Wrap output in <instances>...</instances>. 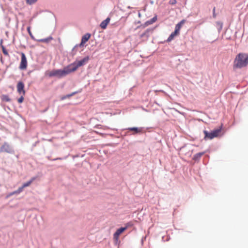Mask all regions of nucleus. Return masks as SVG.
<instances>
[{
	"label": "nucleus",
	"mask_w": 248,
	"mask_h": 248,
	"mask_svg": "<svg viewBox=\"0 0 248 248\" xmlns=\"http://www.w3.org/2000/svg\"><path fill=\"white\" fill-rule=\"evenodd\" d=\"M248 64V54L240 53L235 57L234 63V68H241L246 67Z\"/></svg>",
	"instance_id": "1"
},
{
	"label": "nucleus",
	"mask_w": 248,
	"mask_h": 248,
	"mask_svg": "<svg viewBox=\"0 0 248 248\" xmlns=\"http://www.w3.org/2000/svg\"><path fill=\"white\" fill-rule=\"evenodd\" d=\"M70 70L68 65L65 67L62 70L57 69L53 70L48 72L47 75L49 77H56L58 78H61L71 73Z\"/></svg>",
	"instance_id": "2"
},
{
	"label": "nucleus",
	"mask_w": 248,
	"mask_h": 248,
	"mask_svg": "<svg viewBox=\"0 0 248 248\" xmlns=\"http://www.w3.org/2000/svg\"><path fill=\"white\" fill-rule=\"evenodd\" d=\"M89 60V57L87 56L82 60L78 61H75L72 63L68 65L69 68L71 73L76 71L79 67L82 66L87 63Z\"/></svg>",
	"instance_id": "3"
},
{
	"label": "nucleus",
	"mask_w": 248,
	"mask_h": 248,
	"mask_svg": "<svg viewBox=\"0 0 248 248\" xmlns=\"http://www.w3.org/2000/svg\"><path fill=\"white\" fill-rule=\"evenodd\" d=\"M221 132V128L216 129L210 133L208 132L207 131L204 130L203 131V133L204 134V139L206 140V139H212L214 138H216L218 137L220 133Z\"/></svg>",
	"instance_id": "4"
},
{
	"label": "nucleus",
	"mask_w": 248,
	"mask_h": 248,
	"mask_svg": "<svg viewBox=\"0 0 248 248\" xmlns=\"http://www.w3.org/2000/svg\"><path fill=\"white\" fill-rule=\"evenodd\" d=\"M21 61L19 68L21 70H26L28 66V62L26 56L23 52H21Z\"/></svg>",
	"instance_id": "5"
},
{
	"label": "nucleus",
	"mask_w": 248,
	"mask_h": 248,
	"mask_svg": "<svg viewBox=\"0 0 248 248\" xmlns=\"http://www.w3.org/2000/svg\"><path fill=\"white\" fill-rule=\"evenodd\" d=\"M25 85L22 81H19L17 84V91L19 94L25 95V91L24 90Z\"/></svg>",
	"instance_id": "6"
},
{
	"label": "nucleus",
	"mask_w": 248,
	"mask_h": 248,
	"mask_svg": "<svg viewBox=\"0 0 248 248\" xmlns=\"http://www.w3.org/2000/svg\"><path fill=\"white\" fill-rule=\"evenodd\" d=\"M127 229V226L118 229L113 234V239L118 241L120 235Z\"/></svg>",
	"instance_id": "7"
},
{
	"label": "nucleus",
	"mask_w": 248,
	"mask_h": 248,
	"mask_svg": "<svg viewBox=\"0 0 248 248\" xmlns=\"http://www.w3.org/2000/svg\"><path fill=\"white\" fill-rule=\"evenodd\" d=\"M12 150L10 146L7 143H4L0 148V152L12 153Z\"/></svg>",
	"instance_id": "8"
},
{
	"label": "nucleus",
	"mask_w": 248,
	"mask_h": 248,
	"mask_svg": "<svg viewBox=\"0 0 248 248\" xmlns=\"http://www.w3.org/2000/svg\"><path fill=\"white\" fill-rule=\"evenodd\" d=\"M91 37V34L90 33H86L84 35H83L81 39V41L80 44V46H83L84 44L88 41Z\"/></svg>",
	"instance_id": "9"
},
{
	"label": "nucleus",
	"mask_w": 248,
	"mask_h": 248,
	"mask_svg": "<svg viewBox=\"0 0 248 248\" xmlns=\"http://www.w3.org/2000/svg\"><path fill=\"white\" fill-rule=\"evenodd\" d=\"M185 20H182L179 23L176 25L174 31L175 32H177L178 34H179L180 30L182 27V26L185 23Z\"/></svg>",
	"instance_id": "10"
},
{
	"label": "nucleus",
	"mask_w": 248,
	"mask_h": 248,
	"mask_svg": "<svg viewBox=\"0 0 248 248\" xmlns=\"http://www.w3.org/2000/svg\"><path fill=\"white\" fill-rule=\"evenodd\" d=\"M157 20V16H155L153 18L147 21L143 25L144 27H145L148 25H151L155 23Z\"/></svg>",
	"instance_id": "11"
},
{
	"label": "nucleus",
	"mask_w": 248,
	"mask_h": 248,
	"mask_svg": "<svg viewBox=\"0 0 248 248\" xmlns=\"http://www.w3.org/2000/svg\"><path fill=\"white\" fill-rule=\"evenodd\" d=\"M110 20V19L109 17L107 18L106 19L103 21L101 23V24L100 25V27L103 29H105L107 28V25L109 23Z\"/></svg>",
	"instance_id": "12"
},
{
	"label": "nucleus",
	"mask_w": 248,
	"mask_h": 248,
	"mask_svg": "<svg viewBox=\"0 0 248 248\" xmlns=\"http://www.w3.org/2000/svg\"><path fill=\"white\" fill-rule=\"evenodd\" d=\"M129 131H134L135 133H140L142 131L141 128L130 127L128 129Z\"/></svg>",
	"instance_id": "13"
},
{
	"label": "nucleus",
	"mask_w": 248,
	"mask_h": 248,
	"mask_svg": "<svg viewBox=\"0 0 248 248\" xmlns=\"http://www.w3.org/2000/svg\"><path fill=\"white\" fill-rule=\"evenodd\" d=\"M179 34L177 32H175L174 31V32H172L171 34L170 35V36L167 39V42H170L175 36L178 35Z\"/></svg>",
	"instance_id": "14"
},
{
	"label": "nucleus",
	"mask_w": 248,
	"mask_h": 248,
	"mask_svg": "<svg viewBox=\"0 0 248 248\" xmlns=\"http://www.w3.org/2000/svg\"><path fill=\"white\" fill-rule=\"evenodd\" d=\"M35 180V177H32V178H31V179L29 181H28V182H26V183H24V184L23 185V187H24V188H25V187H26L29 186H30V185L32 183V182H33V181H34Z\"/></svg>",
	"instance_id": "15"
},
{
	"label": "nucleus",
	"mask_w": 248,
	"mask_h": 248,
	"mask_svg": "<svg viewBox=\"0 0 248 248\" xmlns=\"http://www.w3.org/2000/svg\"><path fill=\"white\" fill-rule=\"evenodd\" d=\"M1 99L3 101H6V102H9L10 101L11 99H10L9 97L7 95H2L1 96Z\"/></svg>",
	"instance_id": "16"
},
{
	"label": "nucleus",
	"mask_w": 248,
	"mask_h": 248,
	"mask_svg": "<svg viewBox=\"0 0 248 248\" xmlns=\"http://www.w3.org/2000/svg\"><path fill=\"white\" fill-rule=\"evenodd\" d=\"M204 154V152H202V153H199L198 154H196V155H194V159H199L200 158H201V157L203 155V154Z\"/></svg>",
	"instance_id": "17"
},
{
	"label": "nucleus",
	"mask_w": 248,
	"mask_h": 248,
	"mask_svg": "<svg viewBox=\"0 0 248 248\" xmlns=\"http://www.w3.org/2000/svg\"><path fill=\"white\" fill-rule=\"evenodd\" d=\"M1 47H2L3 53L5 55L9 56V53H8V51L6 50V49H5V48L4 47V46L1 45Z\"/></svg>",
	"instance_id": "18"
},
{
	"label": "nucleus",
	"mask_w": 248,
	"mask_h": 248,
	"mask_svg": "<svg viewBox=\"0 0 248 248\" xmlns=\"http://www.w3.org/2000/svg\"><path fill=\"white\" fill-rule=\"evenodd\" d=\"M26 2L29 4H32L36 2L37 0H26Z\"/></svg>",
	"instance_id": "19"
},
{
	"label": "nucleus",
	"mask_w": 248,
	"mask_h": 248,
	"mask_svg": "<svg viewBox=\"0 0 248 248\" xmlns=\"http://www.w3.org/2000/svg\"><path fill=\"white\" fill-rule=\"evenodd\" d=\"M21 96H20V97H19L18 99V102L19 103H22L23 102V100H24V95H23V94H21Z\"/></svg>",
	"instance_id": "20"
},
{
	"label": "nucleus",
	"mask_w": 248,
	"mask_h": 248,
	"mask_svg": "<svg viewBox=\"0 0 248 248\" xmlns=\"http://www.w3.org/2000/svg\"><path fill=\"white\" fill-rule=\"evenodd\" d=\"M27 31H28V33H29V34H30V36H31V38H33V36L32 34V33H31V27H28L27 28Z\"/></svg>",
	"instance_id": "21"
},
{
	"label": "nucleus",
	"mask_w": 248,
	"mask_h": 248,
	"mask_svg": "<svg viewBox=\"0 0 248 248\" xmlns=\"http://www.w3.org/2000/svg\"><path fill=\"white\" fill-rule=\"evenodd\" d=\"M148 32H149V30H146L144 33H143L142 34H141L140 35V37L142 38V37H143L145 35L148 36L147 34H148Z\"/></svg>",
	"instance_id": "22"
},
{
	"label": "nucleus",
	"mask_w": 248,
	"mask_h": 248,
	"mask_svg": "<svg viewBox=\"0 0 248 248\" xmlns=\"http://www.w3.org/2000/svg\"><path fill=\"white\" fill-rule=\"evenodd\" d=\"M50 39H49V38L42 39L40 40L39 41L42 42L46 43V42H49L50 40Z\"/></svg>",
	"instance_id": "23"
},
{
	"label": "nucleus",
	"mask_w": 248,
	"mask_h": 248,
	"mask_svg": "<svg viewBox=\"0 0 248 248\" xmlns=\"http://www.w3.org/2000/svg\"><path fill=\"white\" fill-rule=\"evenodd\" d=\"M19 192H17V190H16V191H15L11 193H10L7 197H9L10 196H12L13 195H14V194H19Z\"/></svg>",
	"instance_id": "24"
},
{
	"label": "nucleus",
	"mask_w": 248,
	"mask_h": 248,
	"mask_svg": "<svg viewBox=\"0 0 248 248\" xmlns=\"http://www.w3.org/2000/svg\"><path fill=\"white\" fill-rule=\"evenodd\" d=\"M24 188V187H23V186L22 185V186L21 187H20L18 188L17 192H19V193L20 192H21L23 191V189Z\"/></svg>",
	"instance_id": "25"
},
{
	"label": "nucleus",
	"mask_w": 248,
	"mask_h": 248,
	"mask_svg": "<svg viewBox=\"0 0 248 248\" xmlns=\"http://www.w3.org/2000/svg\"><path fill=\"white\" fill-rule=\"evenodd\" d=\"M76 93V92H74V93H72L71 94L66 95V98L70 97L71 96H72L73 95H74Z\"/></svg>",
	"instance_id": "26"
},
{
	"label": "nucleus",
	"mask_w": 248,
	"mask_h": 248,
	"mask_svg": "<svg viewBox=\"0 0 248 248\" xmlns=\"http://www.w3.org/2000/svg\"><path fill=\"white\" fill-rule=\"evenodd\" d=\"M131 225L130 224V223H127L126 225H125V226H127V228L129 227V226H130Z\"/></svg>",
	"instance_id": "27"
},
{
	"label": "nucleus",
	"mask_w": 248,
	"mask_h": 248,
	"mask_svg": "<svg viewBox=\"0 0 248 248\" xmlns=\"http://www.w3.org/2000/svg\"><path fill=\"white\" fill-rule=\"evenodd\" d=\"M66 98H66V95H65V96H62V100L65 99H66Z\"/></svg>",
	"instance_id": "28"
},
{
	"label": "nucleus",
	"mask_w": 248,
	"mask_h": 248,
	"mask_svg": "<svg viewBox=\"0 0 248 248\" xmlns=\"http://www.w3.org/2000/svg\"><path fill=\"white\" fill-rule=\"evenodd\" d=\"M176 3V0H173V1L172 2V4H174V3Z\"/></svg>",
	"instance_id": "29"
},
{
	"label": "nucleus",
	"mask_w": 248,
	"mask_h": 248,
	"mask_svg": "<svg viewBox=\"0 0 248 248\" xmlns=\"http://www.w3.org/2000/svg\"><path fill=\"white\" fill-rule=\"evenodd\" d=\"M94 132H95L96 133H97V134L99 133L98 132H96V131H94Z\"/></svg>",
	"instance_id": "30"
}]
</instances>
